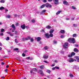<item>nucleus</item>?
<instances>
[{"mask_svg": "<svg viewBox=\"0 0 79 79\" xmlns=\"http://www.w3.org/2000/svg\"><path fill=\"white\" fill-rule=\"evenodd\" d=\"M68 41L71 44H74L76 42L75 41V39L71 38H69Z\"/></svg>", "mask_w": 79, "mask_h": 79, "instance_id": "obj_1", "label": "nucleus"}, {"mask_svg": "<svg viewBox=\"0 0 79 79\" xmlns=\"http://www.w3.org/2000/svg\"><path fill=\"white\" fill-rule=\"evenodd\" d=\"M45 35L47 39H49L50 37H53V35L52 33H50L49 35H48V33H46L45 34Z\"/></svg>", "mask_w": 79, "mask_h": 79, "instance_id": "obj_2", "label": "nucleus"}, {"mask_svg": "<svg viewBox=\"0 0 79 79\" xmlns=\"http://www.w3.org/2000/svg\"><path fill=\"white\" fill-rule=\"evenodd\" d=\"M45 6H46V8H48V7L52 8V5L49 4V3H46L45 4Z\"/></svg>", "mask_w": 79, "mask_h": 79, "instance_id": "obj_3", "label": "nucleus"}, {"mask_svg": "<svg viewBox=\"0 0 79 79\" xmlns=\"http://www.w3.org/2000/svg\"><path fill=\"white\" fill-rule=\"evenodd\" d=\"M76 55V53L74 52H73L71 53V54L70 55H68V57L69 58H70L71 57H72L73 56H74Z\"/></svg>", "mask_w": 79, "mask_h": 79, "instance_id": "obj_4", "label": "nucleus"}, {"mask_svg": "<svg viewBox=\"0 0 79 79\" xmlns=\"http://www.w3.org/2000/svg\"><path fill=\"white\" fill-rule=\"evenodd\" d=\"M11 26L12 28H13V29L12 30V32H15V29H16V27H15V25H14V24H12Z\"/></svg>", "mask_w": 79, "mask_h": 79, "instance_id": "obj_5", "label": "nucleus"}, {"mask_svg": "<svg viewBox=\"0 0 79 79\" xmlns=\"http://www.w3.org/2000/svg\"><path fill=\"white\" fill-rule=\"evenodd\" d=\"M53 2L55 5H58L59 3V0H53Z\"/></svg>", "mask_w": 79, "mask_h": 79, "instance_id": "obj_6", "label": "nucleus"}, {"mask_svg": "<svg viewBox=\"0 0 79 79\" xmlns=\"http://www.w3.org/2000/svg\"><path fill=\"white\" fill-rule=\"evenodd\" d=\"M35 39L37 40V42H39V41H40L41 40V38L40 37H38L37 38L35 37Z\"/></svg>", "mask_w": 79, "mask_h": 79, "instance_id": "obj_7", "label": "nucleus"}, {"mask_svg": "<svg viewBox=\"0 0 79 79\" xmlns=\"http://www.w3.org/2000/svg\"><path fill=\"white\" fill-rule=\"evenodd\" d=\"M74 61H76V60L75 59L73 60V59L71 58L70 60H69V63H72V62H73Z\"/></svg>", "mask_w": 79, "mask_h": 79, "instance_id": "obj_8", "label": "nucleus"}, {"mask_svg": "<svg viewBox=\"0 0 79 79\" xmlns=\"http://www.w3.org/2000/svg\"><path fill=\"white\" fill-rule=\"evenodd\" d=\"M21 27L22 29L23 30L25 29V28H26V25L24 24L21 25Z\"/></svg>", "mask_w": 79, "mask_h": 79, "instance_id": "obj_9", "label": "nucleus"}, {"mask_svg": "<svg viewBox=\"0 0 79 79\" xmlns=\"http://www.w3.org/2000/svg\"><path fill=\"white\" fill-rule=\"evenodd\" d=\"M68 43H65L64 45H63V46L65 48H67V47H68Z\"/></svg>", "mask_w": 79, "mask_h": 79, "instance_id": "obj_10", "label": "nucleus"}, {"mask_svg": "<svg viewBox=\"0 0 79 79\" xmlns=\"http://www.w3.org/2000/svg\"><path fill=\"white\" fill-rule=\"evenodd\" d=\"M45 12H46V10H44L41 11V14H44L45 13Z\"/></svg>", "mask_w": 79, "mask_h": 79, "instance_id": "obj_11", "label": "nucleus"}, {"mask_svg": "<svg viewBox=\"0 0 79 79\" xmlns=\"http://www.w3.org/2000/svg\"><path fill=\"white\" fill-rule=\"evenodd\" d=\"M45 6V4H43L40 7V8L41 9H42V8H44Z\"/></svg>", "mask_w": 79, "mask_h": 79, "instance_id": "obj_12", "label": "nucleus"}, {"mask_svg": "<svg viewBox=\"0 0 79 79\" xmlns=\"http://www.w3.org/2000/svg\"><path fill=\"white\" fill-rule=\"evenodd\" d=\"M74 51L75 52H79V50L77 48H74Z\"/></svg>", "mask_w": 79, "mask_h": 79, "instance_id": "obj_13", "label": "nucleus"}, {"mask_svg": "<svg viewBox=\"0 0 79 79\" xmlns=\"http://www.w3.org/2000/svg\"><path fill=\"white\" fill-rule=\"evenodd\" d=\"M55 31V30H51L50 31H49L50 34H52L53 33V32Z\"/></svg>", "mask_w": 79, "mask_h": 79, "instance_id": "obj_14", "label": "nucleus"}, {"mask_svg": "<svg viewBox=\"0 0 79 79\" xmlns=\"http://www.w3.org/2000/svg\"><path fill=\"white\" fill-rule=\"evenodd\" d=\"M43 57L44 59H47V58H48V56H47L45 55H44Z\"/></svg>", "mask_w": 79, "mask_h": 79, "instance_id": "obj_15", "label": "nucleus"}, {"mask_svg": "<svg viewBox=\"0 0 79 79\" xmlns=\"http://www.w3.org/2000/svg\"><path fill=\"white\" fill-rule=\"evenodd\" d=\"M63 3L64 5H67L68 3L67 2V1H64L63 2Z\"/></svg>", "mask_w": 79, "mask_h": 79, "instance_id": "obj_16", "label": "nucleus"}, {"mask_svg": "<svg viewBox=\"0 0 79 79\" xmlns=\"http://www.w3.org/2000/svg\"><path fill=\"white\" fill-rule=\"evenodd\" d=\"M60 33H61L62 34H64L65 33V32L64 31V30H61L60 31Z\"/></svg>", "mask_w": 79, "mask_h": 79, "instance_id": "obj_17", "label": "nucleus"}, {"mask_svg": "<svg viewBox=\"0 0 79 79\" xmlns=\"http://www.w3.org/2000/svg\"><path fill=\"white\" fill-rule=\"evenodd\" d=\"M75 58L77 59V62H79V57L76 56L75 57Z\"/></svg>", "mask_w": 79, "mask_h": 79, "instance_id": "obj_18", "label": "nucleus"}, {"mask_svg": "<svg viewBox=\"0 0 79 79\" xmlns=\"http://www.w3.org/2000/svg\"><path fill=\"white\" fill-rule=\"evenodd\" d=\"M61 10L58 11L56 12V15H59V14H60V13H61Z\"/></svg>", "mask_w": 79, "mask_h": 79, "instance_id": "obj_19", "label": "nucleus"}, {"mask_svg": "<svg viewBox=\"0 0 79 79\" xmlns=\"http://www.w3.org/2000/svg\"><path fill=\"white\" fill-rule=\"evenodd\" d=\"M44 50H48V46H45L44 47Z\"/></svg>", "mask_w": 79, "mask_h": 79, "instance_id": "obj_20", "label": "nucleus"}, {"mask_svg": "<svg viewBox=\"0 0 79 79\" xmlns=\"http://www.w3.org/2000/svg\"><path fill=\"white\" fill-rule=\"evenodd\" d=\"M40 69H44V68H45V67H44V65H42L41 66H40Z\"/></svg>", "mask_w": 79, "mask_h": 79, "instance_id": "obj_21", "label": "nucleus"}, {"mask_svg": "<svg viewBox=\"0 0 79 79\" xmlns=\"http://www.w3.org/2000/svg\"><path fill=\"white\" fill-rule=\"evenodd\" d=\"M33 71H35L36 72L37 71V69L35 68H34L33 69Z\"/></svg>", "mask_w": 79, "mask_h": 79, "instance_id": "obj_22", "label": "nucleus"}, {"mask_svg": "<svg viewBox=\"0 0 79 79\" xmlns=\"http://www.w3.org/2000/svg\"><path fill=\"white\" fill-rule=\"evenodd\" d=\"M5 9V7L3 6H2L0 7V10H4Z\"/></svg>", "mask_w": 79, "mask_h": 79, "instance_id": "obj_23", "label": "nucleus"}, {"mask_svg": "<svg viewBox=\"0 0 79 79\" xmlns=\"http://www.w3.org/2000/svg\"><path fill=\"white\" fill-rule=\"evenodd\" d=\"M46 72L49 73V74H50V73H51V71L50 70H47Z\"/></svg>", "mask_w": 79, "mask_h": 79, "instance_id": "obj_24", "label": "nucleus"}, {"mask_svg": "<svg viewBox=\"0 0 79 79\" xmlns=\"http://www.w3.org/2000/svg\"><path fill=\"white\" fill-rule=\"evenodd\" d=\"M73 37H77V34H74L73 35Z\"/></svg>", "mask_w": 79, "mask_h": 79, "instance_id": "obj_25", "label": "nucleus"}, {"mask_svg": "<svg viewBox=\"0 0 79 79\" xmlns=\"http://www.w3.org/2000/svg\"><path fill=\"white\" fill-rule=\"evenodd\" d=\"M46 27L48 29H50V28H52V27H51L50 25Z\"/></svg>", "mask_w": 79, "mask_h": 79, "instance_id": "obj_26", "label": "nucleus"}, {"mask_svg": "<svg viewBox=\"0 0 79 79\" xmlns=\"http://www.w3.org/2000/svg\"><path fill=\"white\" fill-rule=\"evenodd\" d=\"M4 72L6 73H8V70L7 69H6L5 70H4Z\"/></svg>", "mask_w": 79, "mask_h": 79, "instance_id": "obj_27", "label": "nucleus"}, {"mask_svg": "<svg viewBox=\"0 0 79 79\" xmlns=\"http://www.w3.org/2000/svg\"><path fill=\"white\" fill-rule=\"evenodd\" d=\"M13 50H14V51H16V50H19V49L18 48H14L13 49Z\"/></svg>", "mask_w": 79, "mask_h": 79, "instance_id": "obj_28", "label": "nucleus"}, {"mask_svg": "<svg viewBox=\"0 0 79 79\" xmlns=\"http://www.w3.org/2000/svg\"><path fill=\"white\" fill-rule=\"evenodd\" d=\"M31 22L32 23H35V21L34 19H33L31 20Z\"/></svg>", "mask_w": 79, "mask_h": 79, "instance_id": "obj_29", "label": "nucleus"}, {"mask_svg": "<svg viewBox=\"0 0 79 79\" xmlns=\"http://www.w3.org/2000/svg\"><path fill=\"white\" fill-rule=\"evenodd\" d=\"M1 32H4V31H5V29L2 28L1 29Z\"/></svg>", "mask_w": 79, "mask_h": 79, "instance_id": "obj_30", "label": "nucleus"}, {"mask_svg": "<svg viewBox=\"0 0 79 79\" xmlns=\"http://www.w3.org/2000/svg\"><path fill=\"white\" fill-rule=\"evenodd\" d=\"M43 71H42V70H40V69L39 70V73H40H40H43Z\"/></svg>", "mask_w": 79, "mask_h": 79, "instance_id": "obj_31", "label": "nucleus"}, {"mask_svg": "<svg viewBox=\"0 0 79 79\" xmlns=\"http://www.w3.org/2000/svg\"><path fill=\"white\" fill-rule=\"evenodd\" d=\"M69 76L71 77H74V76H73V74H70Z\"/></svg>", "mask_w": 79, "mask_h": 79, "instance_id": "obj_32", "label": "nucleus"}, {"mask_svg": "<svg viewBox=\"0 0 79 79\" xmlns=\"http://www.w3.org/2000/svg\"><path fill=\"white\" fill-rule=\"evenodd\" d=\"M6 40H10V37H7L6 39Z\"/></svg>", "mask_w": 79, "mask_h": 79, "instance_id": "obj_33", "label": "nucleus"}, {"mask_svg": "<svg viewBox=\"0 0 79 79\" xmlns=\"http://www.w3.org/2000/svg\"><path fill=\"white\" fill-rule=\"evenodd\" d=\"M72 8H73V10H76V8L75 7H74V6H72Z\"/></svg>", "mask_w": 79, "mask_h": 79, "instance_id": "obj_34", "label": "nucleus"}, {"mask_svg": "<svg viewBox=\"0 0 79 79\" xmlns=\"http://www.w3.org/2000/svg\"><path fill=\"white\" fill-rule=\"evenodd\" d=\"M0 2L1 3H4L5 2V1L4 0H2L0 1Z\"/></svg>", "mask_w": 79, "mask_h": 79, "instance_id": "obj_35", "label": "nucleus"}, {"mask_svg": "<svg viewBox=\"0 0 79 79\" xmlns=\"http://www.w3.org/2000/svg\"><path fill=\"white\" fill-rule=\"evenodd\" d=\"M31 42H32L34 41V39L33 38H31V39H30Z\"/></svg>", "mask_w": 79, "mask_h": 79, "instance_id": "obj_36", "label": "nucleus"}, {"mask_svg": "<svg viewBox=\"0 0 79 79\" xmlns=\"http://www.w3.org/2000/svg\"><path fill=\"white\" fill-rule=\"evenodd\" d=\"M53 42L55 44H57V41H54Z\"/></svg>", "mask_w": 79, "mask_h": 79, "instance_id": "obj_37", "label": "nucleus"}, {"mask_svg": "<svg viewBox=\"0 0 79 79\" xmlns=\"http://www.w3.org/2000/svg\"><path fill=\"white\" fill-rule=\"evenodd\" d=\"M43 62H44V63H47V64H48V62H47V61L46 60H44L43 61Z\"/></svg>", "mask_w": 79, "mask_h": 79, "instance_id": "obj_38", "label": "nucleus"}, {"mask_svg": "<svg viewBox=\"0 0 79 79\" xmlns=\"http://www.w3.org/2000/svg\"><path fill=\"white\" fill-rule=\"evenodd\" d=\"M15 43H18V41H17V39H15Z\"/></svg>", "mask_w": 79, "mask_h": 79, "instance_id": "obj_39", "label": "nucleus"}, {"mask_svg": "<svg viewBox=\"0 0 79 79\" xmlns=\"http://www.w3.org/2000/svg\"><path fill=\"white\" fill-rule=\"evenodd\" d=\"M22 39L23 41V42L25 41V40H26L24 38H22Z\"/></svg>", "mask_w": 79, "mask_h": 79, "instance_id": "obj_40", "label": "nucleus"}, {"mask_svg": "<svg viewBox=\"0 0 79 79\" xmlns=\"http://www.w3.org/2000/svg\"><path fill=\"white\" fill-rule=\"evenodd\" d=\"M7 18H11V16H10V15H8V16H7Z\"/></svg>", "mask_w": 79, "mask_h": 79, "instance_id": "obj_41", "label": "nucleus"}, {"mask_svg": "<svg viewBox=\"0 0 79 79\" xmlns=\"http://www.w3.org/2000/svg\"><path fill=\"white\" fill-rule=\"evenodd\" d=\"M15 25L16 26H18V25H19V23H16Z\"/></svg>", "mask_w": 79, "mask_h": 79, "instance_id": "obj_42", "label": "nucleus"}, {"mask_svg": "<svg viewBox=\"0 0 79 79\" xmlns=\"http://www.w3.org/2000/svg\"><path fill=\"white\" fill-rule=\"evenodd\" d=\"M55 68L56 69H60V68L58 67H56Z\"/></svg>", "mask_w": 79, "mask_h": 79, "instance_id": "obj_43", "label": "nucleus"}, {"mask_svg": "<svg viewBox=\"0 0 79 79\" xmlns=\"http://www.w3.org/2000/svg\"><path fill=\"white\" fill-rule=\"evenodd\" d=\"M44 72L40 73V74H41L42 76H44V74L43 73Z\"/></svg>", "mask_w": 79, "mask_h": 79, "instance_id": "obj_44", "label": "nucleus"}, {"mask_svg": "<svg viewBox=\"0 0 79 79\" xmlns=\"http://www.w3.org/2000/svg\"><path fill=\"white\" fill-rule=\"evenodd\" d=\"M22 56H26V54H24V53H23L22 54Z\"/></svg>", "mask_w": 79, "mask_h": 79, "instance_id": "obj_45", "label": "nucleus"}, {"mask_svg": "<svg viewBox=\"0 0 79 79\" xmlns=\"http://www.w3.org/2000/svg\"><path fill=\"white\" fill-rule=\"evenodd\" d=\"M47 2V0H44L43 1V2H44V3H46Z\"/></svg>", "mask_w": 79, "mask_h": 79, "instance_id": "obj_46", "label": "nucleus"}, {"mask_svg": "<svg viewBox=\"0 0 79 79\" xmlns=\"http://www.w3.org/2000/svg\"><path fill=\"white\" fill-rule=\"evenodd\" d=\"M33 72V70H31L30 71V73L31 74H32V73Z\"/></svg>", "mask_w": 79, "mask_h": 79, "instance_id": "obj_47", "label": "nucleus"}, {"mask_svg": "<svg viewBox=\"0 0 79 79\" xmlns=\"http://www.w3.org/2000/svg\"><path fill=\"white\" fill-rule=\"evenodd\" d=\"M55 65V64H53L52 65H51V66H54Z\"/></svg>", "mask_w": 79, "mask_h": 79, "instance_id": "obj_48", "label": "nucleus"}, {"mask_svg": "<svg viewBox=\"0 0 79 79\" xmlns=\"http://www.w3.org/2000/svg\"><path fill=\"white\" fill-rule=\"evenodd\" d=\"M29 27L28 26H25V28H27V29H28V28H29Z\"/></svg>", "mask_w": 79, "mask_h": 79, "instance_id": "obj_49", "label": "nucleus"}, {"mask_svg": "<svg viewBox=\"0 0 79 79\" xmlns=\"http://www.w3.org/2000/svg\"><path fill=\"white\" fill-rule=\"evenodd\" d=\"M26 59H27V60H29V59H30V57H26Z\"/></svg>", "mask_w": 79, "mask_h": 79, "instance_id": "obj_50", "label": "nucleus"}, {"mask_svg": "<svg viewBox=\"0 0 79 79\" xmlns=\"http://www.w3.org/2000/svg\"><path fill=\"white\" fill-rule=\"evenodd\" d=\"M0 35L1 36H3V33H1L0 34Z\"/></svg>", "mask_w": 79, "mask_h": 79, "instance_id": "obj_51", "label": "nucleus"}, {"mask_svg": "<svg viewBox=\"0 0 79 79\" xmlns=\"http://www.w3.org/2000/svg\"><path fill=\"white\" fill-rule=\"evenodd\" d=\"M15 34H18V31H15Z\"/></svg>", "mask_w": 79, "mask_h": 79, "instance_id": "obj_52", "label": "nucleus"}, {"mask_svg": "<svg viewBox=\"0 0 79 79\" xmlns=\"http://www.w3.org/2000/svg\"><path fill=\"white\" fill-rule=\"evenodd\" d=\"M1 64L2 65H4V64H5V63L2 62H1Z\"/></svg>", "mask_w": 79, "mask_h": 79, "instance_id": "obj_53", "label": "nucleus"}, {"mask_svg": "<svg viewBox=\"0 0 79 79\" xmlns=\"http://www.w3.org/2000/svg\"><path fill=\"white\" fill-rule=\"evenodd\" d=\"M28 39H29V40H31V37L29 36L27 37Z\"/></svg>", "mask_w": 79, "mask_h": 79, "instance_id": "obj_54", "label": "nucleus"}, {"mask_svg": "<svg viewBox=\"0 0 79 79\" xmlns=\"http://www.w3.org/2000/svg\"><path fill=\"white\" fill-rule=\"evenodd\" d=\"M64 37V36L63 35H60V38H63Z\"/></svg>", "mask_w": 79, "mask_h": 79, "instance_id": "obj_55", "label": "nucleus"}, {"mask_svg": "<svg viewBox=\"0 0 79 79\" xmlns=\"http://www.w3.org/2000/svg\"><path fill=\"white\" fill-rule=\"evenodd\" d=\"M52 70H55V67L52 68Z\"/></svg>", "mask_w": 79, "mask_h": 79, "instance_id": "obj_56", "label": "nucleus"}, {"mask_svg": "<svg viewBox=\"0 0 79 79\" xmlns=\"http://www.w3.org/2000/svg\"><path fill=\"white\" fill-rule=\"evenodd\" d=\"M14 16L15 17H17L18 16V15H17L16 14H15V15H14Z\"/></svg>", "mask_w": 79, "mask_h": 79, "instance_id": "obj_57", "label": "nucleus"}, {"mask_svg": "<svg viewBox=\"0 0 79 79\" xmlns=\"http://www.w3.org/2000/svg\"><path fill=\"white\" fill-rule=\"evenodd\" d=\"M25 39L26 40H28V38H26Z\"/></svg>", "mask_w": 79, "mask_h": 79, "instance_id": "obj_58", "label": "nucleus"}, {"mask_svg": "<svg viewBox=\"0 0 79 79\" xmlns=\"http://www.w3.org/2000/svg\"><path fill=\"white\" fill-rule=\"evenodd\" d=\"M47 78L49 79V78H50V76H47Z\"/></svg>", "mask_w": 79, "mask_h": 79, "instance_id": "obj_59", "label": "nucleus"}, {"mask_svg": "<svg viewBox=\"0 0 79 79\" xmlns=\"http://www.w3.org/2000/svg\"><path fill=\"white\" fill-rule=\"evenodd\" d=\"M7 33L8 34H11V32H7Z\"/></svg>", "mask_w": 79, "mask_h": 79, "instance_id": "obj_60", "label": "nucleus"}, {"mask_svg": "<svg viewBox=\"0 0 79 79\" xmlns=\"http://www.w3.org/2000/svg\"><path fill=\"white\" fill-rule=\"evenodd\" d=\"M5 11H8V9L6 8L5 9Z\"/></svg>", "mask_w": 79, "mask_h": 79, "instance_id": "obj_61", "label": "nucleus"}, {"mask_svg": "<svg viewBox=\"0 0 79 79\" xmlns=\"http://www.w3.org/2000/svg\"><path fill=\"white\" fill-rule=\"evenodd\" d=\"M10 36H13L14 35H13V34H10Z\"/></svg>", "mask_w": 79, "mask_h": 79, "instance_id": "obj_62", "label": "nucleus"}, {"mask_svg": "<svg viewBox=\"0 0 79 79\" xmlns=\"http://www.w3.org/2000/svg\"><path fill=\"white\" fill-rule=\"evenodd\" d=\"M48 2H52V0H48Z\"/></svg>", "mask_w": 79, "mask_h": 79, "instance_id": "obj_63", "label": "nucleus"}, {"mask_svg": "<svg viewBox=\"0 0 79 79\" xmlns=\"http://www.w3.org/2000/svg\"><path fill=\"white\" fill-rule=\"evenodd\" d=\"M1 78L3 79H5V77H4V76L2 77Z\"/></svg>", "mask_w": 79, "mask_h": 79, "instance_id": "obj_64", "label": "nucleus"}]
</instances>
